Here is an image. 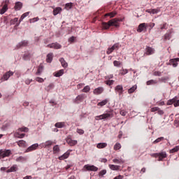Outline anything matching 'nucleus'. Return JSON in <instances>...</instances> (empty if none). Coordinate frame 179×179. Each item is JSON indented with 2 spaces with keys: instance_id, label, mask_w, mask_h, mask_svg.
Masks as SVG:
<instances>
[{
  "instance_id": "473e14b6",
  "label": "nucleus",
  "mask_w": 179,
  "mask_h": 179,
  "mask_svg": "<svg viewBox=\"0 0 179 179\" xmlns=\"http://www.w3.org/2000/svg\"><path fill=\"white\" fill-rule=\"evenodd\" d=\"M15 136L16 138H18L19 139H23V137L26 136V134H19V131H18V132L15 133Z\"/></svg>"
},
{
  "instance_id": "39448f33",
  "label": "nucleus",
  "mask_w": 179,
  "mask_h": 179,
  "mask_svg": "<svg viewBox=\"0 0 179 179\" xmlns=\"http://www.w3.org/2000/svg\"><path fill=\"white\" fill-rule=\"evenodd\" d=\"M46 47L48 48H54L55 50H61L62 48V45L57 42L48 44Z\"/></svg>"
},
{
  "instance_id": "4468645a",
  "label": "nucleus",
  "mask_w": 179,
  "mask_h": 179,
  "mask_svg": "<svg viewBox=\"0 0 179 179\" xmlns=\"http://www.w3.org/2000/svg\"><path fill=\"white\" fill-rule=\"evenodd\" d=\"M66 141L69 146H75V145H78V141L72 140L71 138H66Z\"/></svg>"
},
{
  "instance_id": "09e8293b",
  "label": "nucleus",
  "mask_w": 179,
  "mask_h": 179,
  "mask_svg": "<svg viewBox=\"0 0 179 179\" xmlns=\"http://www.w3.org/2000/svg\"><path fill=\"white\" fill-rule=\"evenodd\" d=\"M113 51L115 50H118L120 48V44L118 43H115L111 48H110Z\"/></svg>"
},
{
  "instance_id": "3c124183",
  "label": "nucleus",
  "mask_w": 179,
  "mask_h": 179,
  "mask_svg": "<svg viewBox=\"0 0 179 179\" xmlns=\"http://www.w3.org/2000/svg\"><path fill=\"white\" fill-rule=\"evenodd\" d=\"M51 89H54V84L50 83L46 88L47 92H50Z\"/></svg>"
},
{
  "instance_id": "412c9836",
  "label": "nucleus",
  "mask_w": 179,
  "mask_h": 179,
  "mask_svg": "<svg viewBox=\"0 0 179 179\" xmlns=\"http://www.w3.org/2000/svg\"><path fill=\"white\" fill-rule=\"evenodd\" d=\"M14 8L15 10H20L22 8H23V3H22V2L17 1L15 3Z\"/></svg>"
},
{
  "instance_id": "423d86ee",
  "label": "nucleus",
  "mask_w": 179,
  "mask_h": 179,
  "mask_svg": "<svg viewBox=\"0 0 179 179\" xmlns=\"http://www.w3.org/2000/svg\"><path fill=\"white\" fill-rule=\"evenodd\" d=\"M147 29H148V24L141 23L138 25L137 31L138 33H142V31H146Z\"/></svg>"
},
{
  "instance_id": "72a5a7b5",
  "label": "nucleus",
  "mask_w": 179,
  "mask_h": 179,
  "mask_svg": "<svg viewBox=\"0 0 179 179\" xmlns=\"http://www.w3.org/2000/svg\"><path fill=\"white\" fill-rule=\"evenodd\" d=\"M59 145H56L53 147V152L54 153H59L60 152Z\"/></svg>"
},
{
  "instance_id": "5701e85b",
  "label": "nucleus",
  "mask_w": 179,
  "mask_h": 179,
  "mask_svg": "<svg viewBox=\"0 0 179 179\" xmlns=\"http://www.w3.org/2000/svg\"><path fill=\"white\" fill-rule=\"evenodd\" d=\"M17 143L18 146H20V148H26L27 146L26 141H24V140H20L17 141Z\"/></svg>"
},
{
  "instance_id": "393cba45",
  "label": "nucleus",
  "mask_w": 179,
  "mask_h": 179,
  "mask_svg": "<svg viewBox=\"0 0 179 179\" xmlns=\"http://www.w3.org/2000/svg\"><path fill=\"white\" fill-rule=\"evenodd\" d=\"M59 62H61L62 66H63V68H68V63L66 62V61H65V59L62 57L60 58Z\"/></svg>"
},
{
  "instance_id": "f3484780",
  "label": "nucleus",
  "mask_w": 179,
  "mask_h": 179,
  "mask_svg": "<svg viewBox=\"0 0 179 179\" xmlns=\"http://www.w3.org/2000/svg\"><path fill=\"white\" fill-rule=\"evenodd\" d=\"M28 45H29V41H22L17 45V48H20L21 47H27Z\"/></svg>"
},
{
  "instance_id": "f257e3e1",
  "label": "nucleus",
  "mask_w": 179,
  "mask_h": 179,
  "mask_svg": "<svg viewBox=\"0 0 179 179\" xmlns=\"http://www.w3.org/2000/svg\"><path fill=\"white\" fill-rule=\"evenodd\" d=\"M120 20L115 18L109 20L108 22H102V29L107 30L110 29L111 26H114L115 27H120Z\"/></svg>"
},
{
  "instance_id": "bb28decb",
  "label": "nucleus",
  "mask_w": 179,
  "mask_h": 179,
  "mask_svg": "<svg viewBox=\"0 0 179 179\" xmlns=\"http://www.w3.org/2000/svg\"><path fill=\"white\" fill-rule=\"evenodd\" d=\"M107 103H108V99H104L103 101H101V102L97 103L98 107H103V106H106V104H107Z\"/></svg>"
},
{
  "instance_id": "a18cd8bd",
  "label": "nucleus",
  "mask_w": 179,
  "mask_h": 179,
  "mask_svg": "<svg viewBox=\"0 0 179 179\" xmlns=\"http://www.w3.org/2000/svg\"><path fill=\"white\" fill-rule=\"evenodd\" d=\"M171 38V33H166L164 35V40H170Z\"/></svg>"
},
{
  "instance_id": "603ef678",
  "label": "nucleus",
  "mask_w": 179,
  "mask_h": 179,
  "mask_svg": "<svg viewBox=\"0 0 179 179\" xmlns=\"http://www.w3.org/2000/svg\"><path fill=\"white\" fill-rule=\"evenodd\" d=\"M71 8H72V3H66L65 9H67V10H69V9H71Z\"/></svg>"
},
{
  "instance_id": "4c0bfd02",
  "label": "nucleus",
  "mask_w": 179,
  "mask_h": 179,
  "mask_svg": "<svg viewBox=\"0 0 179 179\" xmlns=\"http://www.w3.org/2000/svg\"><path fill=\"white\" fill-rule=\"evenodd\" d=\"M120 75H122V76H124V75H127L128 73V69H124L120 70Z\"/></svg>"
},
{
  "instance_id": "a19ab883",
  "label": "nucleus",
  "mask_w": 179,
  "mask_h": 179,
  "mask_svg": "<svg viewBox=\"0 0 179 179\" xmlns=\"http://www.w3.org/2000/svg\"><path fill=\"white\" fill-rule=\"evenodd\" d=\"M162 141H164V137H159L157 138L155 141H153V143L156 145V143H159V142H162Z\"/></svg>"
},
{
  "instance_id": "9d476101",
  "label": "nucleus",
  "mask_w": 179,
  "mask_h": 179,
  "mask_svg": "<svg viewBox=\"0 0 179 179\" xmlns=\"http://www.w3.org/2000/svg\"><path fill=\"white\" fill-rule=\"evenodd\" d=\"M8 3H9V0H6L3 4L2 8L0 10V15H3V13L8 10Z\"/></svg>"
},
{
  "instance_id": "4d7b16f0",
  "label": "nucleus",
  "mask_w": 179,
  "mask_h": 179,
  "mask_svg": "<svg viewBox=\"0 0 179 179\" xmlns=\"http://www.w3.org/2000/svg\"><path fill=\"white\" fill-rule=\"evenodd\" d=\"M113 65L114 66H120V65H121V62H120L119 61L115 60L113 62Z\"/></svg>"
},
{
  "instance_id": "2eb2a0df",
  "label": "nucleus",
  "mask_w": 179,
  "mask_h": 179,
  "mask_svg": "<svg viewBox=\"0 0 179 179\" xmlns=\"http://www.w3.org/2000/svg\"><path fill=\"white\" fill-rule=\"evenodd\" d=\"M115 90L117 92L119 96H121V94L124 93V87H122V85H117L115 88Z\"/></svg>"
},
{
  "instance_id": "052dcab7",
  "label": "nucleus",
  "mask_w": 179,
  "mask_h": 179,
  "mask_svg": "<svg viewBox=\"0 0 179 179\" xmlns=\"http://www.w3.org/2000/svg\"><path fill=\"white\" fill-rule=\"evenodd\" d=\"M42 71H43V66L40 65L38 69V71L36 72L37 75H38L41 72H42Z\"/></svg>"
},
{
  "instance_id": "864d4df0",
  "label": "nucleus",
  "mask_w": 179,
  "mask_h": 179,
  "mask_svg": "<svg viewBox=\"0 0 179 179\" xmlns=\"http://www.w3.org/2000/svg\"><path fill=\"white\" fill-rule=\"evenodd\" d=\"M106 84L108 85V86H111V85H114V80H109L106 81Z\"/></svg>"
},
{
  "instance_id": "ddd939ff",
  "label": "nucleus",
  "mask_w": 179,
  "mask_h": 179,
  "mask_svg": "<svg viewBox=\"0 0 179 179\" xmlns=\"http://www.w3.org/2000/svg\"><path fill=\"white\" fill-rule=\"evenodd\" d=\"M103 92H104V88L103 87H99L94 90L93 94H96V96H99V94H101Z\"/></svg>"
},
{
  "instance_id": "c9c22d12",
  "label": "nucleus",
  "mask_w": 179,
  "mask_h": 179,
  "mask_svg": "<svg viewBox=\"0 0 179 179\" xmlns=\"http://www.w3.org/2000/svg\"><path fill=\"white\" fill-rule=\"evenodd\" d=\"M18 132H29V128L22 127L18 129Z\"/></svg>"
},
{
  "instance_id": "37998d69",
  "label": "nucleus",
  "mask_w": 179,
  "mask_h": 179,
  "mask_svg": "<svg viewBox=\"0 0 179 179\" xmlns=\"http://www.w3.org/2000/svg\"><path fill=\"white\" fill-rule=\"evenodd\" d=\"M106 174H107V170L106 169H103L99 173V177H103V176H106Z\"/></svg>"
},
{
  "instance_id": "20e7f679",
  "label": "nucleus",
  "mask_w": 179,
  "mask_h": 179,
  "mask_svg": "<svg viewBox=\"0 0 179 179\" xmlns=\"http://www.w3.org/2000/svg\"><path fill=\"white\" fill-rule=\"evenodd\" d=\"M109 118H111V114L110 113H103L95 117V120H96V121H99V120H108Z\"/></svg>"
},
{
  "instance_id": "c85d7f7f",
  "label": "nucleus",
  "mask_w": 179,
  "mask_h": 179,
  "mask_svg": "<svg viewBox=\"0 0 179 179\" xmlns=\"http://www.w3.org/2000/svg\"><path fill=\"white\" fill-rule=\"evenodd\" d=\"M115 15H117V12H115V11H113V12H110V13H108L106 14H105V17H114V16H115Z\"/></svg>"
},
{
  "instance_id": "680f3d73",
  "label": "nucleus",
  "mask_w": 179,
  "mask_h": 179,
  "mask_svg": "<svg viewBox=\"0 0 179 179\" xmlns=\"http://www.w3.org/2000/svg\"><path fill=\"white\" fill-rule=\"evenodd\" d=\"M113 51H114V50H113V49H112L111 48H109L107 50V51H106V54H107L108 55H110V54H111V52H113Z\"/></svg>"
},
{
  "instance_id": "6e6552de",
  "label": "nucleus",
  "mask_w": 179,
  "mask_h": 179,
  "mask_svg": "<svg viewBox=\"0 0 179 179\" xmlns=\"http://www.w3.org/2000/svg\"><path fill=\"white\" fill-rule=\"evenodd\" d=\"M155 48L146 46L145 52L144 53V55H153V54H155Z\"/></svg>"
},
{
  "instance_id": "79ce46f5",
  "label": "nucleus",
  "mask_w": 179,
  "mask_h": 179,
  "mask_svg": "<svg viewBox=\"0 0 179 179\" xmlns=\"http://www.w3.org/2000/svg\"><path fill=\"white\" fill-rule=\"evenodd\" d=\"M51 145H52V141H48L45 143L43 144V145L45 148H48V146H51Z\"/></svg>"
},
{
  "instance_id": "13d9d810",
  "label": "nucleus",
  "mask_w": 179,
  "mask_h": 179,
  "mask_svg": "<svg viewBox=\"0 0 179 179\" xmlns=\"http://www.w3.org/2000/svg\"><path fill=\"white\" fill-rule=\"evenodd\" d=\"M35 80H36V82H38L39 83H43V82H44V79L40 77L36 78Z\"/></svg>"
},
{
  "instance_id": "7ed1b4c3",
  "label": "nucleus",
  "mask_w": 179,
  "mask_h": 179,
  "mask_svg": "<svg viewBox=\"0 0 179 179\" xmlns=\"http://www.w3.org/2000/svg\"><path fill=\"white\" fill-rule=\"evenodd\" d=\"M12 155V151L10 150H0V155L2 159L5 157H9Z\"/></svg>"
},
{
  "instance_id": "0e129e2a",
  "label": "nucleus",
  "mask_w": 179,
  "mask_h": 179,
  "mask_svg": "<svg viewBox=\"0 0 179 179\" xmlns=\"http://www.w3.org/2000/svg\"><path fill=\"white\" fill-rule=\"evenodd\" d=\"M75 37L74 36H71L69 38V43H73V41H75Z\"/></svg>"
},
{
  "instance_id": "4be33fe9",
  "label": "nucleus",
  "mask_w": 179,
  "mask_h": 179,
  "mask_svg": "<svg viewBox=\"0 0 179 179\" xmlns=\"http://www.w3.org/2000/svg\"><path fill=\"white\" fill-rule=\"evenodd\" d=\"M64 72L65 71L64 69H61L55 73L54 76H55L56 78H59L60 76H62V75H64Z\"/></svg>"
},
{
  "instance_id": "8fccbe9b",
  "label": "nucleus",
  "mask_w": 179,
  "mask_h": 179,
  "mask_svg": "<svg viewBox=\"0 0 179 179\" xmlns=\"http://www.w3.org/2000/svg\"><path fill=\"white\" fill-rule=\"evenodd\" d=\"M152 113H155V111H157L158 113H162V110L159 108V107H153L151 108Z\"/></svg>"
},
{
  "instance_id": "f03ea898",
  "label": "nucleus",
  "mask_w": 179,
  "mask_h": 179,
  "mask_svg": "<svg viewBox=\"0 0 179 179\" xmlns=\"http://www.w3.org/2000/svg\"><path fill=\"white\" fill-rule=\"evenodd\" d=\"M152 157H158V162H163L164 159L167 157V153L166 152H162L159 153H153L151 155Z\"/></svg>"
},
{
  "instance_id": "69168bd1",
  "label": "nucleus",
  "mask_w": 179,
  "mask_h": 179,
  "mask_svg": "<svg viewBox=\"0 0 179 179\" xmlns=\"http://www.w3.org/2000/svg\"><path fill=\"white\" fill-rule=\"evenodd\" d=\"M174 107H179V100H177V98H176V101H175V103H174Z\"/></svg>"
},
{
  "instance_id": "de8ad7c7",
  "label": "nucleus",
  "mask_w": 179,
  "mask_h": 179,
  "mask_svg": "<svg viewBox=\"0 0 179 179\" xmlns=\"http://www.w3.org/2000/svg\"><path fill=\"white\" fill-rule=\"evenodd\" d=\"M156 83H157V82H156V80H150L147 81L148 86H149L150 85H156Z\"/></svg>"
},
{
  "instance_id": "1a4fd4ad",
  "label": "nucleus",
  "mask_w": 179,
  "mask_h": 179,
  "mask_svg": "<svg viewBox=\"0 0 179 179\" xmlns=\"http://www.w3.org/2000/svg\"><path fill=\"white\" fill-rule=\"evenodd\" d=\"M179 62V58L171 59L167 65H172L173 68H177Z\"/></svg>"
},
{
  "instance_id": "a211bd4d",
  "label": "nucleus",
  "mask_w": 179,
  "mask_h": 179,
  "mask_svg": "<svg viewBox=\"0 0 179 179\" xmlns=\"http://www.w3.org/2000/svg\"><path fill=\"white\" fill-rule=\"evenodd\" d=\"M37 148H38V143L33 144L32 145H31L27 149L26 152H31L32 150H36Z\"/></svg>"
},
{
  "instance_id": "f8f14e48",
  "label": "nucleus",
  "mask_w": 179,
  "mask_h": 179,
  "mask_svg": "<svg viewBox=\"0 0 179 179\" xmlns=\"http://www.w3.org/2000/svg\"><path fill=\"white\" fill-rule=\"evenodd\" d=\"M13 71H8L3 76V78H1V80H8L10 76H13Z\"/></svg>"
},
{
  "instance_id": "774afa93",
  "label": "nucleus",
  "mask_w": 179,
  "mask_h": 179,
  "mask_svg": "<svg viewBox=\"0 0 179 179\" xmlns=\"http://www.w3.org/2000/svg\"><path fill=\"white\" fill-rule=\"evenodd\" d=\"M123 178H124V176L119 175V176L115 177L113 179H123Z\"/></svg>"
},
{
  "instance_id": "5fc2aeb1",
  "label": "nucleus",
  "mask_w": 179,
  "mask_h": 179,
  "mask_svg": "<svg viewBox=\"0 0 179 179\" xmlns=\"http://www.w3.org/2000/svg\"><path fill=\"white\" fill-rule=\"evenodd\" d=\"M77 133L79 134V135H83L85 131L82 129H77Z\"/></svg>"
},
{
  "instance_id": "c756f323",
  "label": "nucleus",
  "mask_w": 179,
  "mask_h": 179,
  "mask_svg": "<svg viewBox=\"0 0 179 179\" xmlns=\"http://www.w3.org/2000/svg\"><path fill=\"white\" fill-rule=\"evenodd\" d=\"M55 127H56V128H64V127H65V122H57L55 124Z\"/></svg>"
},
{
  "instance_id": "9b49d317",
  "label": "nucleus",
  "mask_w": 179,
  "mask_h": 179,
  "mask_svg": "<svg viewBox=\"0 0 179 179\" xmlns=\"http://www.w3.org/2000/svg\"><path fill=\"white\" fill-rule=\"evenodd\" d=\"M85 99H86V96L85 95V94H80L76 98L74 103H76V104H79V103L80 101H83Z\"/></svg>"
},
{
  "instance_id": "cd10ccee",
  "label": "nucleus",
  "mask_w": 179,
  "mask_h": 179,
  "mask_svg": "<svg viewBox=\"0 0 179 179\" xmlns=\"http://www.w3.org/2000/svg\"><path fill=\"white\" fill-rule=\"evenodd\" d=\"M62 10V8L61 7H57L53 10V15L54 16H57L58 13H59Z\"/></svg>"
},
{
  "instance_id": "e2e57ef3",
  "label": "nucleus",
  "mask_w": 179,
  "mask_h": 179,
  "mask_svg": "<svg viewBox=\"0 0 179 179\" xmlns=\"http://www.w3.org/2000/svg\"><path fill=\"white\" fill-rule=\"evenodd\" d=\"M154 76H162V73L160 71H155Z\"/></svg>"
},
{
  "instance_id": "7c9ffc66",
  "label": "nucleus",
  "mask_w": 179,
  "mask_h": 179,
  "mask_svg": "<svg viewBox=\"0 0 179 179\" xmlns=\"http://www.w3.org/2000/svg\"><path fill=\"white\" fill-rule=\"evenodd\" d=\"M136 89H138V86H136V85H134L132 87L129 89L128 90L129 94H131V93H134V92H135V90H136Z\"/></svg>"
},
{
  "instance_id": "2f4dec72",
  "label": "nucleus",
  "mask_w": 179,
  "mask_h": 179,
  "mask_svg": "<svg viewBox=\"0 0 179 179\" xmlns=\"http://www.w3.org/2000/svg\"><path fill=\"white\" fill-rule=\"evenodd\" d=\"M29 15H30V12H27V13H24V14H22L20 18L19 24L20 23V22H22L23 20V19H24V17H27V16Z\"/></svg>"
},
{
  "instance_id": "a878e982",
  "label": "nucleus",
  "mask_w": 179,
  "mask_h": 179,
  "mask_svg": "<svg viewBox=\"0 0 179 179\" xmlns=\"http://www.w3.org/2000/svg\"><path fill=\"white\" fill-rule=\"evenodd\" d=\"M96 148L98 149H104V148H107V143H99L96 145Z\"/></svg>"
},
{
  "instance_id": "49530a36",
  "label": "nucleus",
  "mask_w": 179,
  "mask_h": 179,
  "mask_svg": "<svg viewBox=\"0 0 179 179\" xmlns=\"http://www.w3.org/2000/svg\"><path fill=\"white\" fill-rule=\"evenodd\" d=\"M121 148V144L120 143H117L115 145H114V150H120V148Z\"/></svg>"
},
{
  "instance_id": "6ab92c4d",
  "label": "nucleus",
  "mask_w": 179,
  "mask_h": 179,
  "mask_svg": "<svg viewBox=\"0 0 179 179\" xmlns=\"http://www.w3.org/2000/svg\"><path fill=\"white\" fill-rule=\"evenodd\" d=\"M70 155H71V152L67 151L64 154H63L62 156L59 157V160H65V159H68Z\"/></svg>"
},
{
  "instance_id": "dca6fc26",
  "label": "nucleus",
  "mask_w": 179,
  "mask_h": 179,
  "mask_svg": "<svg viewBox=\"0 0 179 179\" xmlns=\"http://www.w3.org/2000/svg\"><path fill=\"white\" fill-rule=\"evenodd\" d=\"M53 58H54V54L48 53L46 56V62H48V64H51V62H52Z\"/></svg>"
},
{
  "instance_id": "aec40b11",
  "label": "nucleus",
  "mask_w": 179,
  "mask_h": 179,
  "mask_svg": "<svg viewBox=\"0 0 179 179\" xmlns=\"http://www.w3.org/2000/svg\"><path fill=\"white\" fill-rule=\"evenodd\" d=\"M15 171H17V165H13L9 169L6 171V173H13Z\"/></svg>"
},
{
  "instance_id": "0eeeda50",
  "label": "nucleus",
  "mask_w": 179,
  "mask_h": 179,
  "mask_svg": "<svg viewBox=\"0 0 179 179\" xmlns=\"http://www.w3.org/2000/svg\"><path fill=\"white\" fill-rule=\"evenodd\" d=\"M84 169H85L87 171H97L99 170V168H97L94 165H89V164L85 165Z\"/></svg>"
},
{
  "instance_id": "bf43d9fd",
  "label": "nucleus",
  "mask_w": 179,
  "mask_h": 179,
  "mask_svg": "<svg viewBox=\"0 0 179 179\" xmlns=\"http://www.w3.org/2000/svg\"><path fill=\"white\" fill-rule=\"evenodd\" d=\"M19 19L17 17L14 18L13 20H11L12 24H16L17 23Z\"/></svg>"
},
{
  "instance_id": "c03bdc74",
  "label": "nucleus",
  "mask_w": 179,
  "mask_h": 179,
  "mask_svg": "<svg viewBox=\"0 0 179 179\" xmlns=\"http://www.w3.org/2000/svg\"><path fill=\"white\" fill-rule=\"evenodd\" d=\"M113 163H117V164H121V163H124V161H122V159H113Z\"/></svg>"
},
{
  "instance_id": "58836bf2",
  "label": "nucleus",
  "mask_w": 179,
  "mask_h": 179,
  "mask_svg": "<svg viewBox=\"0 0 179 179\" xmlns=\"http://www.w3.org/2000/svg\"><path fill=\"white\" fill-rule=\"evenodd\" d=\"M27 160V158L22 156L16 159V162H26Z\"/></svg>"
},
{
  "instance_id": "6e6d98bb",
  "label": "nucleus",
  "mask_w": 179,
  "mask_h": 179,
  "mask_svg": "<svg viewBox=\"0 0 179 179\" xmlns=\"http://www.w3.org/2000/svg\"><path fill=\"white\" fill-rule=\"evenodd\" d=\"M159 11L160 10H159V9H157V8L152 9V14L156 15L157 13H159Z\"/></svg>"
},
{
  "instance_id": "ea45409f",
  "label": "nucleus",
  "mask_w": 179,
  "mask_h": 179,
  "mask_svg": "<svg viewBox=\"0 0 179 179\" xmlns=\"http://www.w3.org/2000/svg\"><path fill=\"white\" fill-rule=\"evenodd\" d=\"M178 150H179V146L177 145L173 149L170 150L169 153H176V152H178Z\"/></svg>"
},
{
  "instance_id": "e433bc0d",
  "label": "nucleus",
  "mask_w": 179,
  "mask_h": 179,
  "mask_svg": "<svg viewBox=\"0 0 179 179\" xmlns=\"http://www.w3.org/2000/svg\"><path fill=\"white\" fill-rule=\"evenodd\" d=\"M176 97H175L172 99H169L167 101V106H171V104H173V106H174V103H176Z\"/></svg>"
},
{
  "instance_id": "338daca9",
  "label": "nucleus",
  "mask_w": 179,
  "mask_h": 179,
  "mask_svg": "<svg viewBox=\"0 0 179 179\" xmlns=\"http://www.w3.org/2000/svg\"><path fill=\"white\" fill-rule=\"evenodd\" d=\"M85 86V83H80L77 85V89H80L81 87H83Z\"/></svg>"
},
{
  "instance_id": "f704fd0d",
  "label": "nucleus",
  "mask_w": 179,
  "mask_h": 179,
  "mask_svg": "<svg viewBox=\"0 0 179 179\" xmlns=\"http://www.w3.org/2000/svg\"><path fill=\"white\" fill-rule=\"evenodd\" d=\"M83 93H89L90 92V87L89 85H86L83 90Z\"/></svg>"
},
{
  "instance_id": "b1692460",
  "label": "nucleus",
  "mask_w": 179,
  "mask_h": 179,
  "mask_svg": "<svg viewBox=\"0 0 179 179\" xmlns=\"http://www.w3.org/2000/svg\"><path fill=\"white\" fill-rule=\"evenodd\" d=\"M120 166L118 165H114V164H109V169H110V170H113L115 171H118V170H120Z\"/></svg>"
}]
</instances>
